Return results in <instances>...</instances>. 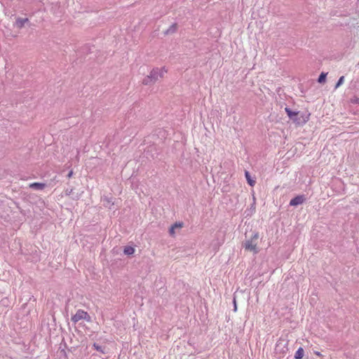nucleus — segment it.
<instances>
[{
    "instance_id": "nucleus-16",
    "label": "nucleus",
    "mask_w": 359,
    "mask_h": 359,
    "mask_svg": "<svg viewBox=\"0 0 359 359\" xmlns=\"http://www.w3.org/2000/svg\"><path fill=\"white\" fill-rule=\"evenodd\" d=\"M72 175H73V171H72V170H71V171L68 173V175H67V177H68V178H71V177H72Z\"/></svg>"
},
{
    "instance_id": "nucleus-12",
    "label": "nucleus",
    "mask_w": 359,
    "mask_h": 359,
    "mask_svg": "<svg viewBox=\"0 0 359 359\" xmlns=\"http://www.w3.org/2000/svg\"><path fill=\"white\" fill-rule=\"evenodd\" d=\"M327 73H324V72H322L319 77H318V81L320 83H325V80H326V76H327Z\"/></svg>"
},
{
    "instance_id": "nucleus-15",
    "label": "nucleus",
    "mask_w": 359,
    "mask_h": 359,
    "mask_svg": "<svg viewBox=\"0 0 359 359\" xmlns=\"http://www.w3.org/2000/svg\"><path fill=\"white\" fill-rule=\"evenodd\" d=\"M175 228L173 226H171V227L169 229L170 235L172 236H175Z\"/></svg>"
},
{
    "instance_id": "nucleus-6",
    "label": "nucleus",
    "mask_w": 359,
    "mask_h": 359,
    "mask_svg": "<svg viewBox=\"0 0 359 359\" xmlns=\"http://www.w3.org/2000/svg\"><path fill=\"white\" fill-rule=\"evenodd\" d=\"M304 201V197L303 196H297L290 201V205L291 206H296V205L303 203Z\"/></svg>"
},
{
    "instance_id": "nucleus-8",
    "label": "nucleus",
    "mask_w": 359,
    "mask_h": 359,
    "mask_svg": "<svg viewBox=\"0 0 359 359\" xmlns=\"http://www.w3.org/2000/svg\"><path fill=\"white\" fill-rule=\"evenodd\" d=\"M245 178L248 181V183L251 186V187H254L255 184V181L253 180L251 177H250V175L248 171H245Z\"/></svg>"
},
{
    "instance_id": "nucleus-1",
    "label": "nucleus",
    "mask_w": 359,
    "mask_h": 359,
    "mask_svg": "<svg viewBox=\"0 0 359 359\" xmlns=\"http://www.w3.org/2000/svg\"><path fill=\"white\" fill-rule=\"evenodd\" d=\"M259 233L255 231L252 235L245 241L243 244L244 249L248 251L252 252L254 255L257 254L260 251L259 248Z\"/></svg>"
},
{
    "instance_id": "nucleus-4",
    "label": "nucleus",
    "mask_w": 359,
    "mask_h": 359,
    "mask_svg": "<svg viewBox=\"0 0 359 359\" xmlns=\"http://www.w3.org/2000/svg\"><path fill=\"white\" fill-rule=\"evenodd\" d=\"M72 321L74 323H76L81 320H86L88 322L90 321V316L88 315V313L81 309H79L76 311V313L71 318Z\"/></svg>"
},
{
    "instance_id": "nucleus-13",
    "label": "nucleus",
    "mask_w": 359,
    "mask_h": 359,
    "mask_svg": "<svg viewBox=\"0 0 359 359\" xmlns=\"http://www.w3.org/2000/svg\"><path fill=\"white\" fill-rule=\"evenodd\" d=\"M344 82V76H342L339 78V79L338 80L336 86H335V89L338 88L341 85L343 84V83Z\"/></svg>"
},
{
    "instance_id": "nucleus-7",
    "label": "nucleus",
    "mask_w": 359,
    "mask_h": 359,
    "mask_svg": "<svg viewBox=\"0 0 359 359\" xmlns=\"http://www.w3.org/2000/svg\"><path fill=\"white\" fill-rule=\"evenodd\" d=\"M46 184L40 182H33L29 184V187L34 189L42 190L45 188Z\"/></svg>"
},
{
    "instance_id": "nucleus-18",
    "label": "nucleus",
    "mask_w": 359,
    "mask_h": 359,
    "mask_svg": "<svg viewBox=\"0 0 359 359\" xmlns=\"http://www.w3.org/2000/svg\"><path fill=\"white\" fill-rule=\"evenodd\" d=\"M316 354L317 355H318V356H320V355H321V354H320L319 352H316Z\"/></svg>"
},
{
    "instance_id": "nucleus-14",
    "label": "nucleus",
    "mask_w": 359,
    "mask_h": 359,
    "mask_svg": "<svg viewBox=\"0 0 359 359\" xmlns=\"http://www.w3.org/2000/svg\"><path fill=\"white\" fill-rule=\"evenodd\" d=\"M175 229H181L183 226L182 222H176L172 225Z\"/></svg>"
},
{
    "instance_id": "nucleus-3",
    "label": "nucleus",
    "mask_w": 359,
    "mask_h": 359,
    "mask_svg": "<svg viewBox=\"0 0 359 359\" xmlns=\"http://www.w3.org/2000/svg\"><path fill=\"white\" fill-rule=\"evenodd\" d=\"M164 72H166V71L164 69V68L161 69H154L151 72L150 75L148 76L147 78H145L143 80V83L145 85H147L151 81H154L158 79V76L160 77L163 76Z\"/></svg>"
},
{
    "instance_id": "nucleus-2",
    "label": "nucleus",
    "mask_w": 359,
    "mask_h": 359,
    "mask_svg": "<svg viewBox=\"0 0 359 359\" xmlns=\"http://www.w3.org/2000/svg\"><path fill=\"white\" fill-rule=\"evenodd\" d=\"M285 112L287 113V116L292 119L294 123H296L297 124H305L306 122L309 121L310 118V114H307L306 115H302L299 118H294V116H297L299 112L292 111L290 109L286 107L285 109Z\"/></svg>"
},
{
    "instance_id": "nucleus-5",
    "label": "nucleus",
    "mask_w": 359,
    "mask_h": 359,
    "mask_svg": "<svg viewBox=\"0 0 359 359\" xmlns=\"http://www.w3.org/2000/svg\"><path fill=\"white\" fill-rule=\"evenodd\" d=\"M23 24H11V27H9V29H12L14 32H8V31L5 32V34L7 36H13L15 37L19 33L20 29L22 27Z\"/></svg>"
},
{
    "instance_id": "nucleus-19",
    "label": "nucleus",
    "mask_w": 359,
    "mask_h": 359,
    "mask_svg": "<svg viewBox=\"0 0 359 359\" xmlns=\"http://www.w3.org/2000/svg\"><path fill=\"white\" fill-rule=\"evenodd\" d=\"M357 4L359 6V0H357Z\"/></svg>"
},
{
    "instance_id": "nucleus-9",
    "label": "nucleus",
    "mask_w": 359,
    "mask_h": 359,
    "mask_svg": "<svg viewBox=\"0 0 359 359\" xmlns=\"http://www.w3.org/2000/svg\"><path fill=\"white\" fill-rule=\"evenodd\" d=\"M304 351L303 348H302V347L299 348L294 355L295 359H302L304 356Z\"/></svg>"
},
{
    "instance_id": "nucleus-17",
    "label": "nucleus",
    "mask_w": 359,
    "mask_h": 359,
    "mask_svg": "<svg viewBox=\"0 0 359 359\" xmlns=\"http://www.w3.org/2000/svg\"><path fill=\"white\" fill-rule=\"evenodd\" d=\"M94 347L95 348L96 350L101 351V348L99 346L94 344Z\"/></svg>"
},
{
    "instance_id": "nucleus-10",
    "label": "nucleus",
    "mask_w": 359,
    "mask_h": 359,
    "mask_svg": "<svg viewBox=\"0 0 359 359\" xmlns=\"http://www.w3.org/2000/svg\"><path fill=\"white\" fill-rule=\"evenodd\" d=\"M123 252L127 255H131L134 254L135 248L131 246H126V247H125Z\"/></svg>"
},
{
    "instance_id": "nucleus-11",
    "label": "nucleus",
    "mask_w": 359,
    "mask_h": 359,
    "mask_svg": "<svg viewBox=\"0 0 359 359\" xmlns=\"http://www.w3.org/2000/svg\"><path fill=\"white\" fill-rule=\"evenodd\" d=\"M176 29H177L176 24H172L168 30L164 32L163 34L165 35V34H168L170 33H173L176 31Z\"/></svg>"
}]
</instances>
